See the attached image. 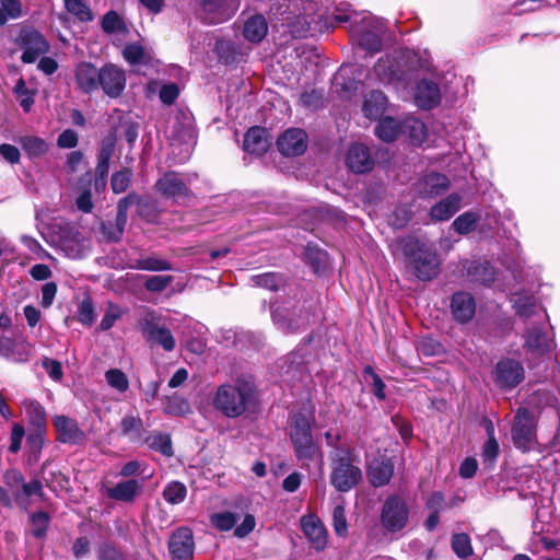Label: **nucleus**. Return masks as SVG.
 <instances>
[{
	"instance_id": "obj_1",
	"label": "nucleus",
	"mask_w": 560,
	"mask_h": 560,
	"mask_svg": "<svg viewBox=\"0 0 560 560\" xmlns=\"http://www.w3.org/2000/svg\"><path fill=\"white\" fill-rule=\"evenodd\" d=\"M350 4L345 0H320L315 16L307 21L310 34L324 32L337 24L350 22L349 34L352 43L369 54L381 50L383 24L369 12L352 13Z\"/></svg>"
},
{
	"instance_id": "obj_2",
	"label": "nucleus",
	"mask_w": 560,
	"mask_h": 560,
	"mask_svg": "<svg viewBox=\"0 0 560 560\" xmlns=\"http://www.w3.org/2000/svg\"><path fill=\"white\" fill-rule=\"evenodd\" d=\"M254 402L255 387L246 380L221 385L213 399L214 407L229 418L243 416Z\"/></svg>"
},
{
	"instance_id": "obj_3",
	"label": "nucleus",
	"mask_w": 560,
	"mask_h": 560,
	"mask_svg": "<svg viewBox=\"0 0 560 560\" xmlns=\"http://www.w3.org/2000/svg\"><path fill=\"white\" fill-rule=\"evenodd\" d=\"M402 253L409 258L415 276L421 281H430L440 270V260L435 248L415 237L401 241Z\"/></svg>"
},
{
	"instance_id": "obj_4",
	"label": "nucleus",
	"mask_w": 560,
	"mask_h": 560,
	"mask_svg": "<svg viewBox=\"0 0 560 560\" xmlns=\"http://www.w3.org/2000/svg\"><path fill=\"white\" fill-rule=\"evenodd\" d=\"M291 441L295 455L300 460H311L316 456L322 458L319 447L312 435V415L296 413L291 427Z\"/></svg>"
},
{
	"instance_id": "obj_5",
	"label": "nucleus",
	"mask_w": 560,
	"mask_h": 560,
	"mask_svg": "<svg viewBox=\"0 0 560 560\" xmlns=\"http://www.w3.org/2000/svg\"><path fill=\"white\" fill-rule=\"evenodd\" d=\"M362 479L361 469L353 464L350 450H338L332 457L330 482L340 492L353 489Z\"/></svg>"
},
{
	"instance_id": "obj_6",
	"label": "nucleus",
	"mask_w": 560,
	"mask_h": 560,
	"mask_svg": "<svg viewBox=\"0 0 560 560\" xmlns=\"http://www.w3.org/2000/svg\"><path fill=\"white\" fill-rule=\"evenodd\" d=\"M196 128L192 114L188 110H179L171 120L168 138L171 145L178 147L187 159L196 143Z\"/></svg>"
},
{
	"instance_id": "obj_7",
	"label": "nucleus",
	"mask_w": 560,
	"mask_h": 560,
	"mask_svg": "<svg viewBox=\"0 0 560 560\" xmlns=\"http://www.w3.org/2000/svg\"><path fill=\"white\" fill-rule=\"evenodd\" d=\"M409 521V506L399 495L388 497L381 511V523L384 529L395 534L402 530Z\"/></svg>"
},
{
	"instance_id": "obj_8",
	"label": "nucleus",
	"mask_w": 560,
	"mask_h": 560,
	"mask_svg": "<svg viewBox=\"0 0 560 560\" xmlns=\"http://www.w3.org/2000/svg\"><path fill=\"white\" fill-rule=\"evenodd\" d=\"M512 438L514 445L524 452L530 450L536 442L535 418L525 408H520L515 415Z\"/></svg>"
},
{
	"instance_id": "obj_9",
	"label": "nucleus",
	"mask_w": 560,
	"mask_h": 560,
	"mask_svg": "<svg viewBox=\"0 0 560 560\" xmlns=\"http://www.w3.org/2000/svg\"><path fill=\"white\" fill-rule=\"evenodd\" d=\"M525 378L522 363L514 359L500 360L494 370V381L500 388L512 389Z\"/></svg>"
},
{
	"instance_id": "obj_10",
	"label": "nucleus",
	"mask_w": 560,
	"mask_h": 560,
	"mask_svg": "<svg viewBox=\"0 0 560 560\" xmlns=\"http://www.w3.org/2000/svg\"><path fill=\"white\" fill-rule=\"evenodd\" d=\"M52 424L57 432V441L63 444L80 445L85 441V433L80 429L77 420L65 415L52 418Z\"/></svg>"
},
{
	"instance_id": "obj_11",
	"label": "nucleus",
	"mask_w": 560,
	"mask_h": 560,
	"mask_svg": "<svg viewBox=\"0 0 560 560\" xmlns=\"http://www.w3.org/2000/svg\"><path fill=\"white\" fill-rule=\"evenodd\" d=\"M20 45L23 49L21 58L25 63L34 62L49 49V45L44 36L35 30L23 31L20 35Z\"/></svg>"
},
{
	"instance_id": "obj_12",
	"label": "nucleus",
	"mask_w": 560,
	"mask_h": 560,
	"mask_svg": "<svg viewBox=\"0 0 560 560\" xmlns=\"http://www.w3.org/2000/svg\"><path fill=\"white\" fill-rule=\"evenodd\" d=\"M300 525L303 534L314 549L322 551L326 548L328 534L318 516L315 514H305L301 517Z\"/></svg>"
},
{
	"instance_id": "obj_13",
	"label": "nucleus",
	"mask_w": 560,
	"mask_h": 560,
	"mask_svg": "<svg viewBox=\"0 0 560 560\" xmlns=\"http://www.w3.org/2000/svg\"><path fill=\"white\" fill-rule=\"evenodd\" d=\"M192 532L187 527L177 528L171 536L168 549L173 560H191L194 556Z\"/></svg>"
},
{
	"instance_id": "obj_14",
	"label": "nucleus",
	"mask_w": 560,
	"mask_h": 560,
	"mask_svg": "<svg viewBox=\"0 0 560 560\" xmlns=\"http://www.w3.org/2000/svg\"><path fill=\"white\" fill-rule=\"evenodd\" d=\"M126 86L122 69L115 65H106L101 69L100 88L109 97H118Z\"/></svg>"
},
{
	"instance_id": "obj_15",
	"label": "nucleus",
	"mask_w": 560,
	"mask_h": 560,
	"mask_svg": "<svg viewBox=\"0 0 560 560\" xmlns=\"http://www.w3.org/2000/svg\"><path fill=\"white\" fill-rule=\"evenodd\" d=\"M141 326L144 338L151 345H158L167 352H171L175 349L176 341L168 328L160 325L153 318L145 319Z\"/></svg>"
},
{
	"instance_id": "obj_16",
	"label": "nucleus",
	"mask_w": 560,
	"mask_h": 560,
	"mask_svg": "<svg viewBox=\"0 0 560 560\" xmlns=\"http://www.w3.org/2000/svg\"><path fill=\"white\" fill-rule=\"evenodd\" d=\"M158 190L165 197L173 198L180 202L191 196L187 184L177 173H166L156 182Z\"/></svg>"
},
{
	"instance_id": "obj_17",
	"label": "nucleus",
	"mask_w": 560,
	"mask_h": 560,
	"mask_svg": "<svg viewBox=\"0 0 560 560\" xmlns=\"http://www.w3.org/2000/svg\"><path fill=\"white\" fill-rule=\"evenodd\" d=\"M277 145L283 155H300L304 153L307 148L306 133L299 128L288 129L278 138Z\"/></svg>"
},
{
	"instance_id": "obj_18",
	"label": "nucleus",
	"mask_w": 560,
	"mask_h": 560,
	"mask_svg": "<svg viewBox=\"0 0 560 560\" xmlns=\"http://www.w3.org/2000/svg\"><path fill=\"white\" fill-rule=\"evenodd\" d=\"M144 482L139 479H124L106 489V495L118 502L132 503L143 493Z\"/></svg>"
},
{
	"instance_id": "obj_19",
	"label": "nucleus",
	"mask_w": 560,
	"mask_h": 560,
	"mask_svg": "<svg viewBox=\"0 0 560 560\" xmlns=\"http://www.w3.org/2000/svg\"><path fill=\"white\" fill-rule=\"evenodd\" d=\"M201 8L208 23H221L236 10L237 0H201Z\"/></svg>"
},
{
	"instance_id": "obj_20",
	"label": "nucleus",
	"mask_w": 560,
	"mask_h": 560,
	"mask_svg": "<svg viewBox=\"0 0 560 560\" xmlns=\"http://www.w3.org/2000/svg\"><path fill=\"white\" fill-rule=\"evenodd\" d=\"M346 162L348 167L358 174L370 172L374 166L368 147L362 143H354L349 148Z\"/></svg>"
},
{
	"instance_id": "obj_21",
	"label": "nucleus",
	"mask_w": 560,
	"mask_h": 560,
	"mask_svg": "<svg viewBox=\"0 0 560 560\" xmlns=\"http://www.w3.org/2000/svg\"><path fill=\"white\" fill-rule=\"evenodd\" d=\"M101 69L90 62H81L75 68V81L85 93H92L100 88Z\"/></svg>"
},
{
	"instance_id": "obj_22",
	"label": "nucleus",
	"mask_w": 560,
	"mask_h": 560,
	"mask_svg": "<svg viewBox=\"0 0 560 560\" xmlns=\"http://www.w3.org/2000/svg\"><path fill=\"white\" fill-rule=\"evenodd\" d=\"M415 100L419 107L431 109L440 103L441 93L436 83L422 80L417 84Z\"/></svg>"
},
{
	"instance_id": "obj_23",
	"label": "nucleus",
	"mask_w": 560,
	"mask_h": 560,
	"mask_svg": "<svg viewBox=\"0 0 560 560\" xmlns=\"http://www.w3.org/2000/svg\"><path fill=\"white\" fill-rule=\"evenodd\" d=\"M452 313L456 320L460 323L469 322L476 311L475 300L471 294L467 292H457L452 298Z\"/></svg>"
},
{
	"instance_id": "obj_24",
	"label": "nucleus",
	"mask_w": 560,
	"mask_h": 560,
	"mask_svg": "<svg viewBox=\"0 0 560 560\" xmlns=\"http://www.w3.org/2000/svg\"><path fill=\"white\" fill-rule=\"evenodd\" d=\"M31 354V346L16 342L9 337L0 338V355L13 362H26Z\"/></svg>"
},
{
	"instance_id": "obj_25",
	"label": "nucleus",
	"mask_w": 560,
	"mask_h": 560,
	"mask_svg": "<svg viewBox=\"0 0 560 560\" xmlns=\"http://www.w3.org/2000/svg\"><path fill=\"white\" fill-rule=\"evenodd\" d=\"M394 472V465L389 459H374L369 466V478L374 487H382L389 482Z\"/></svg>"
},
{
	"instance_id": "obj_26",
	"label": "nucleus",
	"mask_w": 560,
	"mask_h": 560,
	"mask_svg": "<svg viewBox=\"0 0 560 560\" xmlns=\"http://www.w3.org/2000/svg\"><path fill=\"white\" fill-rule=\"evenodd\" d=\"M243 148L247 153L261 155L269 148L266 130L260 127L250 128L245 137Z\"/></svg>"
},
{
	"instance_id": "obj_27",
	"label": "nucleus",
	"mask_w": 560,
	"mask_h": 560,
	"mask_svg": "<svg viewBox=\"0 0 560 560\" xmlns=\"http://www.w3.org/2000/svg\"><path fill=\"white\" fill-rule=\"evenodd\" d=\"M116 148V138L114 135L106 136L100 147L98 155H97V165H96V174L101 177L102 180H105L108 170H109V161L115 152Z\"/></svg>"
},
{
	"instance_id": "obj_28",
	"label": "nucleus",
	"mask_w": 560,
	"mask_h": 560,
	"mask_svg": "<svg viewBox=\"0 0 560 560\" xmlns=\"http://www.w3.org/2000/svg\"><path fill=\"white\" fill-rule=\"evenodd\" d=\"M460 207V197L451 194L431 208V218L435 221H446L455 214Z\"/></svg>"
},
{
	"instance_id": "obj_29",
	"label": "nucleus",
	"mask_w": 560,
	"mask_h": 560,
	"mask_svg": "<svg viewBox=\"0 0 560 560\" xmlns=\"http://www.w3.org/2000/svg\"><path fill=\"white\" fill-rule=\"evenodd\" d=\"M387 107V98L381 91L373 90L365 95L363 102V113L370 119L380 118Z\"/></svg>"
},
{
	"instance_id": "obj_30",
	"label": "nucleus",
	"mask_w": 560,
	"mask_h": 560,
	"mask_svg": "<svg viewBox=\"0 0 560 560\" xmlns=\"http://www.w3.org/2000/svg\"><path fill=\"white\" fill-rule=\"evenodd\" d=\"M268 26L264 16L255 15L249 18L244 25V36L252 43L261 42L267 35Z\"/></svg>"
},
{
	"instance_id": "obj_31",
	"label": "nucleus",
	"mask_w": 560,
	"mask_h": 560,
	"mask_svg": "<svg viewBox=\"0 0 560 560\" xmlns=\"http://www.w3.org/2000/svg\"><path fill=\"white\" fill-rule=\"evenodd\" d=\"M487 434L488 440L483 444L481 458L487 467L492 468L499 455V444L494 438V429L491 422L487 424Z\"/></svg>"
},
{
	"instance_id": "obj_32",
	"label": "nucleus",
	"mask_w": 560,
	"mask_h": 560,
	"mask_svg": "<svg viewBox=\"0 0 560 560\" xmlns=\"http://www.w3.org/2000/svg\"><path fill=\"white\" fill-rule=\"evenodd\" d=\"M19 143L25 153L32 159L43 156L49 148L48 143L44 139L35 136L21 137L19 139Z\"/></svg>"
},
{
	"instance_id": "obj_33",
	"label": "nucleus",
	"mask_w": 560,
	"mask_h": 560,
	"mask_svg": "<svg viewBox=\"0 0 560 560\" xmlns=\"http://www.w3.org/2000/svg\"><path fill=\"white\" fill-rule=\"evenodd\" d=\"M130 267L132 269L147 271H166L173 269L171 262L154 255L138 258L133 260Z\"/></svg>"
},
{
	"instance_id": "obj_34",
	"label": "nucleus",
	"mask_w": 560,
	"mask_h": 560,
	"mask_svg": "<svg viewBox=\"0 0 560 560\" xmlns=\"http://www.w3.org/2000/svg\"><path fill=\"white\" fill-rule=\"evenodd\" d=\"M401 131V125L392 117L380 120L375 127V135L385 142L394 141Z\"/></svg>"
},
{
	"instance_id": "obj_35",
	"label": "nucleus",
	"mask_w": 560,
	"mask_h": 560,
	"mask_svg": "<svg viewBox=\"0 0 560 560\" xmlns=\"http://www.w3.org/2000/svg\"><path fill=\"white\" fill-rule=\"evenodd\" d=\"M149 448L163 454L164 456H173V447L171 436L166 433L153 432L145 439Z\"/></svg>"
},
{
	"instance_id": "obj_36",
	"label": "nucleus",
	"mask_w": 560,
	"mask_h": 560,
	"mask_svg": "<svg viewBox=\"0 0 560 560\" xmlns=\"http://www.w3.org/2000/svg\"><path fill=\"white\" fill-rule=\"evenodd\" d=\"M526 346L533 352L544 353L549 349V338L540 328L534 327L527 332Z\"/></svg>"
},
{
	"instance_id": "obj_37",
	"label": "nucleus",
	"mask_w": 560,
	"mask_h": 560,
	"mask_svg": "<svg viewBox=\"0 0 560 560\" xmlns=\"http://www.w3.org/2000/svg\"><path fill=\"white\" fill-rule=\"evenodd\" d=\"M101 25L106 34H126L128 32V27L122 18L113 10L103 16Z\"/></svg>"
},
{
	"instance_id": "obj_38",
	"label": "nucleus",
	"mask_w": 560,
	"mask_h": 560,
	"mask_svg": "<svg viewBox=\"0 0 560 560\" xmlns=\"http://www.w3.org/2000/svg\"><path fill=\"white\" fill-rule=\"evenodd\" d=\"M36 93L37 90L35 88H27L23 79H19L14 86V94L24 112L31 110Z\"/></svg>"
},
{
	"instance_id": "obj_39",
	"label": "nucleus",
	"mask_w": 560,
	"mask_h": 560,
	"mask_svg": "<svg viewBox=\"0 0 560 560\" xmlns=\"http://www.w3.org/2000/svg\"><path fill=\"white\" fill-rule=\"evenodd\" d=\"M162 495L172 505L180 504L186 499L187 488L183 482L171 481L164 487Z\"/></svg>"
},
{
	"instance_id": "obj_40",
	"label": "nucleus",
	"mask_w": 560,
	"mask_h": 560,
	"mask_svg": "<svg viewBox=\"0 0 560 560\" xmlns=\"http://www.w3.org/2000/svg\"><path fill=\"white\" fill-rule=\"evenodd\" d=\"M424 184H425L424 192L428 196L432 197V196H439V195L443 194L448 188L450 180L443 174L431 173L425 176Z\"/></svg>"
},
{
	"instance_id": "obj_41",
	"label": "nucleus",
	"mask_w": 560,
	"mask_h": 560,
	"mask_svg": "<svg viewBox=\"0 0 560 560\" xmlns=\"http://www.w3.org/2000/svg\"><path fill=\"white\" fill-rule=\"evenodd\" d=\"M272 317L275 323L279 326L283 331H294L301 325H305L310 322V314H305L301 322L293 319L290 314H282L278 308L273 310Z\"/></svg>"
},
{
	"instance_id": "obj_42",
	"label": "nucleus",
	"mask_w": 560,
	"mask_h": 560,
	"mask_svg": "<svg viewBox=\"0 0 560 560\" xmlns=\"http://www.w3.org/2000/svg\"><path fill=\"white\" fill-rule=\"evenodd\" d=\"M23 7L21 0H0V25L9 20H15L22 16Z\"/></svg>"
},
{
	"instance_id": "obj_43",
	"label": "nucleus",
	"mask_w": 560,
	"mask_h": 560,
	"mask_svg": "<svg viewBox=\"0 0 560 560\" xmlns=\"http://www.w3.org/2000/svg\"><path fill=\"white\" fill-rule=\"evenodd\" d=\"M143 423L140 417L125 416L120 422L121 433L128 436L131 441H137L141 438Z\"/></svg>"
},
{
	"instance_id": "obj_44",
	"label": "nucleus",
	"mask_w": 560,
	"mask_h": 560,
	"mask_svg": "<svg viewBox=\"0 0 560 560\" xmlns=\"http://www.w3.org/2000/svg\"><path fill=\"white\" fill-rule=\"evenodd\" d=\"M512 302L516 310V313L521 316L529 317L534 314L536 308V300L534 296L527 293H515L512 298Z\"/></svg>"
},
{
	"instance_id": "obj_45",
	"label": "nucleus",
	"mask_w": 560,
	"mask_h": 560,
	"mask_svg": "<svg viewBox=\"0 0 560 560\" xmlns=\"http://www.w3.org/2000/svg\"><path fill=\"white\" fill-rule=\"evenodd\" d=\"M105 380L107 384L120 394H124L129 388V380L127 375L119 369H109L105 372Z\"/></svg>"
},
{
	"instance_id": "obj_46",
	"label": "nucleus",
	"mask_w": 560,
	"mask_h": 560,
	"mask_svg": "<svg viewBox=\"0 0 560 560\" xmlns=\"http://www.w3.org/2000/svg\"><path fill=\"white\" fill-rule=\"evenodd\" d=\"M397 70V66L389 56L380 58L374 66V72L382 82H389L396 75Z\"/></svg>"
},
{
	"instance_id": "obj_47",
	"label": "nucleus",
	"mask_w": 560,
	"mask_h": 560,
	"mask_svg": "<svg viewBox=\"0 0 560 560\" xmlns=\"http://www.w3.org/2000/svg\"><path fill=\"white\" fill-rule=\"evenodd\" d=\"M401 131H407L409 133L410 139L420 144L424 141L425 138V126L424 124L416 118H408L401 125Z\"/></svg>"
},
{
	"instance_id": "obj_48",
	"label": "nucleus",
	"mask_w": 560,
	"mask_h": 560,
	"mask_svg": "<svg viewBox=\"0 0 560 560\" xmlns=\"http://www.w3.org/2000/svg\"><path fill=\"white\" fill-rule=\"evenodd\" d=\"M140 200L139 196L136 194H129L128 196L121 198L117 206V221L119 226L116 228V235L119 234L121 229H125V225L127 223V211L128 209L135 205L138 203Z\"/></svg>"
},
{
	"instance_id": "obj_49",
	"label": "nucleus",
	"mask_w": 560,
	"mask_h": 560,
	"mask_svg": "<svg viewBox=\"0 0 560 560\" xmlns=\"http://www.w3.org/2000/svg\"><path fill=\"white\" fill-rule=\"evenodd\" d=\"M479 219L480 215L478 213L467 211L457 217L452 225L455 229V231L458 232L459 234H466L476 228Z\"/></svg>"
},
{
	"instance_id": "obj_50",
	"label": "nucleus",
	"mask_w": 560,
	"mask_h": 560,
	"mask_svg": "<svg viewBox=\"0 0 560 560\" xmlns=\"http://www.w3.org/2000/svg\"><path fill=\"white\" fill-rule=\"evenodd\" d=\"M189 402L178 396H170L166 398L164 412L171 416H185L190 412Z\"/></svg>"
},
{
	"instance_id": "obj_51",
	"label": "nucleus",
	"mask_w": 560,
	"mask_h": 560,
	"mask_svg": "<svg viewBox=\"0 0 560 560\" xmlns=\"http://www.w3.org/2000/svg\"><path fill=\"white\" fill-rule=\"evenodd\" d=\"M65 5L67 11L78 18L80 21H92V11L82 0H66Z\"/></svg>"
},
{
	"instance_id": "obj_52",
	"label": "nucleus",
	"mask_w": 560,
	"mask_h": 560,
	"mask_svg": "<svg viewBox=\"0 0 560 560\" xmlns=\"http://www.w3.org/2000/svg\"><path fill=\"white\" fill-rule=\"evenodd\" d=\"M452 548L457 557L465 559L472 553L470 538L467 534H455L452 537Z\"/></svg>"
},
{
	"instance_id": "obj_53",
	"label": "nucleus",
	"mask_w": 560,
	"mask_h": 560,
	"mask_svg": "<svg viewBox=\"0 0 560 560\" xmlns=\"http://www.w3.org/2000/svg\"><path fill=\"white\" fill-rule=\"evenodd\" d=\"M332 527L337 536L346 537L348 535V523L342 503L337 504L332 510Z\"/></svg>"
},
{
	"instance_id": "obj_54",
	"label": "nucleus",
	"mask_w": 560,
	"mask_h": 560,
	"mask_svg": "<svg viewBox=\"0 0 560 560\" xmlns=\"http://www.w3.org/2000/svg\"><path fill=\"white\" fill-rule=\"evenodd\" d=\"M210 521L215 528L226 532L234 527L237 516L232 512H221L212 514Z\"/></svg>"
},
{
	"instance_id": "obj_55",
	"label": "nucleus",
	"mask_w": 560,
	"mask_h": 560,
	"mask_svg": "<svg viewBox=\"0 0 560 560\" xmlns=\"http://www.w3.org/2000/svg\"><path fill=\"white\" fill-rule=\"evenodd\" d=\"M22 405L34 423L40 424L45 421L46 411L38 401L33 399H24Z\"/></svg>"
},
{
	"instance_id": "obj_56",
	"label": "nucleus",
	"mask_w": 560,
	"mask_h": 560,
	"mask_svg": "<svg viewBox=\"0 0 560 560\" xmlns=\"http://www.w3.org/2000/svg\"><path fill=\"white\" fill-rule=\"evenodd\" d=\"M32 533L35 537L42 538L46 535L49 516L45 512H36L31 516Z\"/></svg>"
},
{
	"instance_id": "obj_57",
	"label": "nucleus",
	"mask_w": 560,
	"mask_h": 560,
	"mask_svg": "<svg viewBox=\"0 0 560 560\" xmlns=\"http://www.w3.org/2000/svg\"><path fill=\"white\" fill-rule=\"evenodd\" d=\"M132 173L129 170H122L119 172H116L112 176L110 186L115 194H121L124 192L131 180Z\"/></svg>"
},
{
	"instance_id": "obj_58",
	"label": "nucleus",
	"mask_w": 560,
	"mask_h": 560,
	"mask_svg": "<svg viewBox=\"0 0 560 560\" xmlns=\"http://www.w3.org/2000/svg\"><path fill=\"white\" fill-rule=\"evenodd\" d=\"M255 285L262 287L269 290H278L282 284V279L279 275L269 272L255 276L253 278Z\"/></svg>"
},
{
	"instance_id": "obj_59",
	"label": "nucleus",
	"mask_w": 560,
	"mask_h": 560,
	"mask_svg": "<svg viewBox=\"0 0 560 560\" xmlns=\"http://www.w3.org/2000/svg\"><path fill=\"white\" fill-rule=\"evenodd\" d=\"M122 56L130 65H138L143 61L145 54L141 45L129 44L125 46Z\"/></svg>"
},
{
	"instance_id": "obj_60",
	"label": "nucleus",
	"mask_w": 560,
	"mask_h": 560,
	"mask_svg": "<svg viewBox=\"0 0 560 560\" xmlns=\"http://www.w3.org/2000/svg\"><path fill=\"white\" fill-rule=\"evenodd\" d=\"M121 315L122 311L120 310L119 306L115 304H109L100 323V328L102 330L110 329L114 326V324L121 317Z\"/></svg>"
},
{
	"instance_id": "obj_61",
	"label": "nucleus",
	"mask_w": 560,
	"mask_h": 560,
	"mask_svg": "<svg viewBox=\"0 0 560 560\" xmlns=\"http://www.w3.org/2000/svg\"><path fill=\"white\" fill-rule=\"evenodd\" d=\"M173 282L172 276H151L147 279L144 287L151 292H161Z\"/></svg>"
},
{
	"instance_id": "obj_62",
	"label": "nucleus",
	"mask_w": 560,
	"mask_h": 560,
	"mask_svg": "<svg viewBox=\"0 0 560 560\" xmlns=\"http://www.w3.org/2000/svg\"><path fill=\"white\" fill-rule=\"evenodd\" d=\"M144 471V465L139 460H130L122 465L119 476L125 479H133L132 477L141 475Z\"/></svg>"
},
{
	"instance_id": "obj_63",
	"label": "nucleus",
	"mask_w": 560,
	"mask_h": 560,
	"mask_svg": "<svg viewBox=\"0 0 560 560\" xmlns=\"http://www.w3.org/2000/svg\"><path fill=\"white\" fill-rule=\"evenodd\" d=\"M79 320L82 324L91 325L94 322V308L90 299H84L79 307Z\"/></svg>"
},
{
	"instance_id": "obj_64",
	"label": "nucleus",
	"mask_w": 560,
	"mask_h": 560,
	"mask_svg": "<svg viewBox=\"0 0 560 560\" xmlns=\"http://www.w3.org/2000/svg\"><path fill=\"white\" fill-rule=\"evenodd\" d=\"M256 526L255 517L252 514H247L243 522L235 527L234 536L237 538H244L249 535Z\"/></svg>"
}]
</instances>
